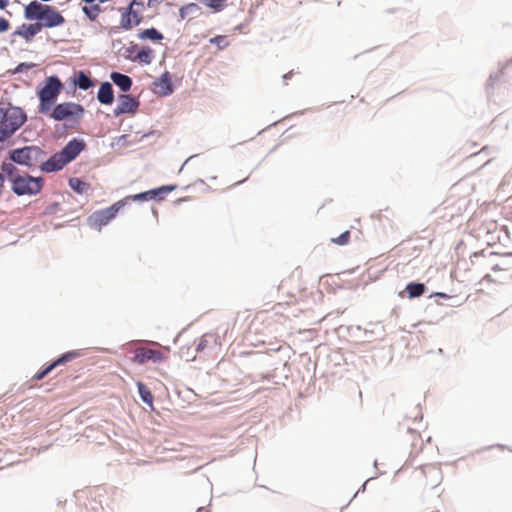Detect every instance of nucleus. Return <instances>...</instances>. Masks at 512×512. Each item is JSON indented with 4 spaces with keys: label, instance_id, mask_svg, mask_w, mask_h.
Instances as JSON below:
<instances>
[{
    "label": "nucleus",
    "instance_id": "obj_1",
    "mask_svg": "<svg viewBox=\"0 0 512 512\" xmlns=\"http://www.w3.org/2000/svg\"><path fill=\"white\" fill-rule=\"evenodd\" d=\"M24 18L28 21H42L47 29L59 27L65 23L64 16L54 7L37 0L24 7Z\"/></svg>",
    "mask_w": 512,
    "mask_h": 512
},
{
    "label": "nucleus",
    "instance_id": "obj_2",
    "mask_svg": "<svg viewBox=\"0 0 512 512\" xmlns=\"http://www.w3.org/2000/svg\"><path fill=\"white\" fill-rule=\"evenodd\" d=\"M64 88V84L57 75L45 78L42 86L38 87L36 95L39 99L38 112L48 113L49 108L57 103L58 97Z\"/></svg>",
    "mask_w": 512,
    "mask_h": 512
},
{
    "label": "nucleus",
    "instance_id": "obj_3",
    "mask_svg": "<svg viewBox=\"0 0 512 512\" xmlns=\"http://www.w3.org/2000/svg\"><path fill=\"white\" fill-rule=\"evenodd\" d=\"M85 114L83 105L71 101L56 103L49 108L48 113L42 115L47 116L57 122L78 121Z\"/></svg>",
    "mask_w": 512,
    "mask_h": 512
},
{
    "label": "nucleus",
    "instance_id": "obj_4",
    "mask_svg": "<svg viewBox=\"0 0 512 512\" xmlns=\"http://www.w3.org/2000/svg\"><path fill=\"white\" fill-rule=\"evenodd\" d=\"M44 178L42 176H32L29 174L21 175L16 178L11 185V191L18 197L38 195L44 187Z\"/></svg>",
    "mask_w": 512,
    "mask_h": 512
},
{
    "label": "nucleus",
    "instance_id": "obj_5",
    "mask_svg": "<svg viewBox=\"0 0 512 512\" xmlns=\"http://www.w3.org/2000/svg\"><path fill=\"white\" fill-rule=\"evenodd\" d=\"M126 205V200H119L111 206L93 212L87 219V223L91 228L101 230L111 220H113L118 212Z\"/></svg>",
    "mask_w": 512,
    "mask_h": 512
},
{
    "label": "nucleus",
    "instance_id": "obj_6",
    "mask_svg": "<svg viewBox=\"0 0 512 512\" xmlns=\"http://www.w3.org/2000/svg\"><path fill=\"white\" fill-rule=\"evenodd\" d=\"M0 123L6 124L14 131H18L27 121V115L20 107H0Z\"/></svg>",
    "mask_w": 512,
    "mask_h": 512
},
{
    "label": "nucleus",
    "instance_id": "obj_7",
    "mask_svg": "<svg viewBox=\"0 0 512 512\" xmlns=\"http://www.w3.org/2000/svg\"><path fill=\"white\" fill-rule=\"evenodd\" d=\"M176 189V185H162L157 188H153L144 192H140L134 195H129L123 200H126V203L130 200L132 201H142L147 202L150 200L161 201L165 198V196Z\"/></svg>",
    "mask_w": 512,
    "mask_h": 512
},
{
    "label": "nucleus",
    "instance_id": "obj_8",
    "mask_svg": "<svg viewBox=\"0 0 512 512\" xmlns=\"http://www.w3.org/2000/svg\"><path fill=\"white\" fill-rule=\"evenodd\" d=\"M119 104L113 110L114 117L123 114H135L140 106V100L132 94L122 93L118 96Z\"/></svg>",
    "mask_w": 512,
    "mask_h": 512
},
{
    "label": "nucleus",
    "instance_id": "obj_9",
    "mask_svg": "<svg viewBox=\"0 0 512 512\" xmlns=\"http://www.w3.org/2000/svg\"><path fill=\"white\" fill-rule=\"evenodd\" d=\"M86 149V142L82 138H72L60 150L61 156L65 158L68 164L74 161L81 152Z\"/></svg>",
    "mask_w": 512,
    "mask_h": 512
},
{
    "label": "nucleus",
    "instance_id": "obj_10",
    "mask_svg": "<svg viewBox=\"0 0 512 512\" xmlns=\"http://www.w3.org/2000/svg\"><path fill=\"white\" fill-rule=\"evenodd\" d=\"M164 358L161 351L150 348H138L134 351L133 361L137 364L143 365L148 361L153 363H160Z\"/></svg>",
    "mask_w": 512,
    "mask_h": 512
},
{
    "label": "nucleus",
    "instance_id": "obj_11",
    "mask_svg": "<svg viewBox=\"0 0 512 512\" xmlns=\"http://www.w3.org/2000/svg\"><path fill=\"white\" fill-rule=\"evenodd\" d=\"M67 164L68 162L61 156V152L58 151L41 163L40 170L43 173H53L62 170Z\"/></svg>",
    "mask_w": 512,
    "mask_h": 512
},
{
    "label": "nucleus",
    "instance_id": "obj_12",
    "mask_svg": "<svg viewBox=\"0 0 512 512\" xmlns=\"http://www.w3.org/2000/svg\"><path fill=\"white\" fill-rule=\"evenodd\" d=\"M153 85L155 87H159L160 90L157 91V94L162 97H167L173 94L174 92V85L172 83V77L170 72L165 71L162 73L159 77H157L153 81Z\"/></svg>",
    "mask_w": 512,
    "mask_h": 512
},
{
    "label": "nucleus",
    "instance_id": "obj_13",
    "mask_svg": "<svg viewBox=\"0 0 512 512\" xmlns=\"http://www.w3.org/2000/svg\"><path fill=\"white\" fill-rule=\"evenodd\" d=\"M8 159L16 165L31 168V158L28 146L12 149L8 152Z\"/></svg>",
    "mask_w": 512,
    "mask_h": 512
},
{
    "label": "nucleus",
    "instance_id": "obj_14",
    "mask_svg": "<svg viewBox=\"0 0 512 512\" xmlns=\"http://www.w3.org/2000/svg\"><path fill=\"white\" fill-rule=\"evenodd\" d=\"M114 90L110 82L104 81L100 84L97 92V100L102 105H111L114 102Z\"/></svg>",
    "mask_w": 512,
    "mask_h": 512
},
{
    "label": "nucleus",
    "instance_id": "obj_15",
    "mask_svg": "<svg viewBox=\"0 0 512 512\" xmlns=\"http://www.w3.org/2000/svg\"><path fill=\"white\" fill-rule=\"evenodd\" d=\"M73 87H78L81 90H88L94 86V81L84 72L83 70H79L73 74L69 78Z\"/></svg>",
    "mask_w": 512,
    "mask_h": 512
},
{
    "label": "nucleus",
    "instance_id": "obj_16",
    "mask_svg": "<svg viewBox=\"0 0 512 512\" xmlns=\"http://www.w3.org/2000/svg\"><path fill=\"white\" fill-rule=\"evenodd\" d=\"M110 79L123 93H127L132 88V78L126 74L113 71L110 74Z\"/></svg>",
    "mask_w": 512,
    "mask_h": 512
},
{
    "label": "nucleus",
    "instance_id": "obj_17",
    "mask_svg": "<svg viewBox=\"0 0 512 512\" xmlns=\"http://www.w3.org/2000/svg\"><path fill=\"white\" fill-rule=\"evenodd\" d=\"M202 14L201 7L196 3H189L186 5H183L179 9V16L181 20H184L186 18L194 19L197 18Z\"/></svg>",
    "mask_w": 512,
    "mask_h": 512
},
{
    "label": "nucleus",
    "instance_id": "obj_18",
    "mask_svg": "<svg viewBox=\"0 0 512 512\" xmlns=\"http://www.w3.org/2000/svg\"><path fill=\"white\" fill-rule=\"evenodd\" d=\"M0 169L2 174L5 176V180L13 184L16 178H19L21 175L19 174V169L16 167V164L13 162L3 161L0 165Z\"/></svg>",
    "mask_w": 512,
    "mask_h": 512
},
{
    "label": "nucleus",
    "instance_id": "obj_19",
    "mask_svg": "<svg viewBox=\"0 0 512 512\" xmlns=\"http://www.w3.org/2000/svg\"><path fill=\"white\" fill-rule=\"evenodd\" d=\"M427 290L424 283L421 282H409L406 284L405 292L410 299L418 298L422 296Z\"/></svg>",
    "mask_w": 512,
    "mask_h": 512
},
{
    "label": "nucleus",
    "instance_id": "obj_20",
    "mask_svg": "<svg viewBox=\"0 0 512 512\" xmlns=\"http://www.w3.org/2000/svg\"><path fill=\"white\" fill-rule=\"evenodd\" d=\"M137 36L141 40H150L152 42H159L164 39L163 34L154 27L141 30Z\"/></svg>",
    "mask_w": 512,
    "mask_h": 512
},
{
    "label": "nucleus",
    "instance_id": "obj_21",
    "mask_svg": "<svg viewBox=\"0 0 512 512\" xmlns=\"http://www.w3.org/2000/svg\"><path fill=\"white\" fill-rule=\"evenodd\" d=\"M81 11L87 17L88 20L95 21L99 14L103 11V8L101 7V4L98 2L82 6Z\"/></svg>",
    "mask_w": 512,
    "mask_h": 512
},
{
    "label": "nucleus",
    "instance_id": "obj_22",
    "mask_svg": "<svg viewBox=\"0 0 512 512\" xmlns=\"http://www.w3.org/2000/svg\"><path fill=\"white\" fill-rule=\"evenodd\" d=\"M69 187L77 194L83 195L90 189V184L78 177H71L68 180Z\"/></svg>",
    "mask_w": 512,
    "mask_h": 512
},
{
    "label": "nucleus",
    "instance_id": "obj_23",
    "mask_svg": "<svg viewBox=\"0 0 512 512\" xmlns=\"http://www.w3.org/2000/svg\"><path fill=\"white\" fill-rule=\"evenodd\" d=\"M154 59V51L149 46H143L136 56L134 57L133 61H139L140 63L149 65L152 63Z\"/></svg>",
    "mask_w": 512,
    "mask_h": 512
},
{
    "label": "nucleus",
    "instance_id": "obj_24",
    "mask_svg": "<svg viewBox=\"0 0 512 512\" xmlns=\"http://www.w3.org/2000/svg\"><path fill=\"white\" fill-rule=\"evenodd\" d=\"M139 398L143 403L153 408V395L150 389L141 381L136 383Z\"/></svg>",
    "mask_w": 512,
    "mask_h": 512
},
{
    "label": "nucleus",
    "instance_id": "obj_25",
    "mask_svg": "<svg viewBox=\"0 0 512 512\" xmlns=\"http://www.w3.org/2000/svg\"><path fill=\"white\" fill-rule=\"evenodd\" d=\"M12 35L22 37L27 43L32 42L35 37L29 24L27 23H23L22 25L18 26Z\"/></svg>",
    "mask_w": 512,
    "mask_h": 512
},
{
    "label": "nucleus",
    "instance_id": "obj_26",
    "mask_svg": "<svg viewBox=\"0 0 512 512\" xmlns=\"http://www.w3.org/2000/svg\"><path fill=\"white\" fill-rule=\"evenodd\" d=\"M79 356V352L72 350L61 354L58 358L51 362V366L56 368L60 365H64Z\"/></svg>",
    "mask_w": 512,
    "mask_h": 512
},
{
    "label": "nucleus",
    "instance_id": "obj_27",
    "mask_svg": "<svg viewBox=\"0 0 512 512\" xmlns=\"http://www.w3.org/2000/svg\"><path fill=\"white\" fill-rule=\"evenodd\" d=\"M142 20H143V17L141 15H133V16L130 15L128 22H126L125 19H123V17H121L120 27L123 30L128 31V30H131L132 28L140 25Z\"/></svg>",
    "mask_w": 512,
    "mask_h": 512
},
{
    "label": "nucleus",
    "instance_id": "obj_28",
    "mask_svg": "<svg viewBox=\"0 0 512 512\" xmlns=\"http://www.w3.org/2000/svg\"><path fill=\"white\" fill-rule=\"evenodd\" d=\"M28 151L31 158V167L35 166L37 162L46 156V152L36 145L28 146Z\"/></svg>",
    "mask_w": 512,
    "mask_h": 512
},
{
    "label": "nucleus",
    "instance_id": "obj_29",
    "mask_svg": "<svg viewBox=\"0 0 512 512\" xmlns=\"http://www.w3.org/2000/svg\"><path fill=\"white\" fill-rule=\"evenodd\" d=\"M15 133L16 131L12 130V128L8 127L6 124L0 123V143L5 142ZM0 149H2V147H0Z\"/></svg>",
    "mask_w": 512,
    "mask_h": 512
},
{
    "label": "nucleus",
    "instance_id": "obj_30",
    "mask_svg": "<svg viewBox=\"0 0 512 512\" xmlns=\"http://www.w3.org/2000/svg\"><path fill=\"white\" fill-rule=\"evenodd\" d=\"M211 44H215L219 49H224L228 46V42L226 41V37L223 35H217L210 39Z\"/></svg>",
    "mask_w": 512,
    "mask_h": 512
},
{
    "label": "nucleus",
    "instance_id": "obj_31",
    "mask_svg": "<svg viewBox=\"0 0 512 512\" xmlns=\"http://www.w3.org/2000/svg\"><path fill=\"white\" fill-rule=\"evenodd\" d=\"M130 15L133 16V15H140V14L138 11L134 10L133 6L129 3L128 6L121 9V17H123V19H125V21L128 22Z\"/></svg>",
    "mask_w": 512,
    "mask_h": 512
},
{
    "label": "nucleus",
    "instance_id": "obj_32",
    "mask_svg": "<svg viewBox=\"0 0 512 512\" xmlns=\"http://www.w3.org/2000/svg\"><path fill=\"white\" fill-rule=\"evenodd\" d=\"M350 239V232L344 231L342 232L337 238L332 239L333 243L337 245H345L349 242Z\"/></svg>",
    "mask_w": 512,
    "mask_h": 512
},
{
    "label": "nucleus",
    "instance_id": "obj_33",
    "mask_svg": "<svg viewBox=\"0 0 512 512\" xmlns=\"http://www.w3.org/2000/svg\"><path fill=\"white\" fill-rule=\"evenodd\" d=\"M53 369H55L54 367L51 366V362L46 365L43 369L39 370L35 375H34V379L35 380H42L43 378H45Z\"/></svg>",
    "mask_w": 512,
    "mask_h": 512
},
{
    "label": "nucleus",
    "instance_id": "obj_34",
    "mask_svg": "<svg viewBox=\"0 0 512 512\" xmlns=\"http://www.w3.org/2000/svg\"><path fill=\"white\" fill-rule=\"evenodd\" d=\"M34 36L39 34L46 26L42 21H34V23H28Z\"/></svg>",
    "mask_w": 512,
    "mask_h": 512
},
{
    "label": "nucleus",
    "instance_id": "obj_35",
    "mask_svg": "<svg viewBox=\"0 0 512 512\" xmlns=\"http://www.w3.org/2000/svg\"><path fill=\"white\" fill-rule=\"evenodd\" d=\"M208 344H209L208 335L202 336L199 340V343L196 346V352L197 353L203 352L206 349V347L208 346Z\"/></svg>",
    "mask_w": 512,
    "mask_h": 512
},
{
    "label": "nucleus",
    "instance_id": "obj_36",
    "mask_svg": "<svg viewBox=\"0 0 512 512\" xmlns=\"http://www.w3.org/2000/svg\"><path fill=\"white\" fill-rule=\"evenodd\" d=\"M34 66H35L34 63L22 62L17 65L15 72L21 73V72H24V71H27V70L33 68Z\"/></svg>",
    "mask_w": 512,
    "mask_h": 512
},
{
    "label": "nucleus",
    "instance_id": "obj_37",
    "mask_svg": "<svg viewBox=\"0 0 512 512\" xmlns=\"http://www.w3.org/2000/svg\"><path fill=\"white\" fill-rule=\"evenodd\" d=\"M137 47H138L137 44H132L131 46L127 47L125 49V52H124L123 56L125 58L131 59L133 61L134 57H132V55L136 51Z\"/></svg>",
    "mask_w": 512,
    "mask_h": 512
},
{
    "label": "nucleus",
    "instance_id": "obj_38",
    "mask_svg": "<svg viewBox=\"0 0 512 512\" xmlns=\"http://www.w3.org/2000/svg\"><path fill=\"white\" fill-rule=\"evenodd\" d=\"M383 334V331H375L374 329H364V335L365 339L367 341H370L373 335L381 336Z\"/></svg>",
    "mask_w": 512,
    "mask_h": 512
},
{
    "label": "nucleus",
    "instance_id": "obj_39",
    "mask_svg": "<svg viewBox=\"0 0 512 512\" xmlns=\"http://www.w3.org/2000/svg\"><path fill=\"white\" fill-rule=\"evenodd\" d=\"M9 28L10 22L6 18L0 16V34L5 33Z\"/></svg>",
    "mask_w": 512,
    "mask_h": 512
},
{
    "label": "nucleus",
    "instance_id": "obj_40",
    "mask_svg": "<svg viewBox=\"0 0 512 512\" xmlns=\"http://www.w3.org/2000/svg\"><path fill=\"white\" fill-rule=\"evenodd\" d=\"M501 74H502V72L500 71L496 74L490 75L489 80H488V85L492 86L494 84V82L497 81L501 77Z\"/></svg>",
    "mask_w": 512,
    "mask_h": 512
},
{
    "label": "nucleus",
    "instance_id": "obj_41",
    "mask_svg": "<svg viewBox=\"0 0 512 512\" xmlns=\"http://www.w3.org/2000/svg\"><path fill=\"white\" fill-rule=\"evenodd\" d=\"M60 204L58 202H53L49 207H48V211L49 213H54L58 210Z\"/></svg>",
    "mask_w": 512,
    "mask_h": 512
},
{
    "label": "nucleus",
    "instance_id": "obj_42",
    "mask_svg": "<svg viewBox=\"0 0 512 512\" xmlns=\"http://www.w3.org/2000/svg\"><path fill=\"white\" fill-rule=\"evenodd\" d=\"M440 297V298H445V299H451L452 297H450L449 295L443 293V292H435V293H432L430 295V297Z\"/></svg>",
    "mask_w": 512,
    "mask_h": 512
},
{
    "label": "nucleus",
    "instance_id": "obj_43",
    "mask_svg": "<svg viewBox=\"0 0 512 512\" xmlns=\"http://www.w3.org/2000/svg\"><path fill=\"white\" fill-rule=\"evenodd\" d=\"M163 1H164V0H148V2H147V6H148L149 8H152V7L156 6V5H159V4H160V3H162Z\"/></svg>",
    "mask_w": 512,
    "mask_h": 512
},
{
    "label": "nucleus",
    "instance_id": "obj_44",
    "mask_svg": "<svg viewBox=\"0 0 512 512\" xmlns=\"http://www.w3.org/2000/svg\"><path fill=\"white\" fill-rule=\"evenodd\" d=\"M130 4L134 7V6H139V7H143L144 6V3L142 0H130Z\"/></svg>",
    "mask_w": 512,
    "mask_h": 512
},
{
    "label": "nucleus",
    "instance_id": "obj_45",
    "mask_svg": "<svg viewBox=\"0 0 512 512\" xmlns=\"http://www.w3.org/2000/svg\"><path fill=\"white\" fill-rule=\"evenodd\" d=\"M9 4V0H0V10L5 9Z\"/></svg>",
    "mask_w": 512,
    "mask_h": 512
},
{
    "label": "nucleus",
    "instance_id": "obj_46",
    "mask_svg": "<svg viewBox=\"0 0 512 512\" xmlns=\"http://www.w3.org/2000/svg\"><path fill=\"white\" fill-rule=\"evenodd\" d=\"M374 477H371V478H368L361 486V488H359L358 492H364L365 489H366V485H367V482L370 481L371 479H373Z\"/></svg>",
    "mask_w": 512,
    "mask_h": 512
},
{
    "label": "nucleus",
    "instance_id": "obj_47",
    "mask_svg": "<svg viewBox=\"0 0 512 512\" xmlns=\"http://www.w3.org/2000/svg\"><path fill=\"white\" fill-rule=\"evenodd\" d=\"M291 76H292V71H290V72H288V73L284 74V75H283V80H284V82H286L288 79H290V78H291Z\"/></svg>",
    "mask_w": 512,
    "mask_h": 512
},
{
    "label": "nucleus",
    "instance_id": "obj_48",
    "mask_svg": "<svg viewBox=\"0 0 512 512\" xmlns=\"http://www.w3.org/2000/svg\"><path fill=\"white\" fill-rule=\"evenodd\" d=\"M56 501H57L58 505H61V504L66 502V498H64V497H57Z\"/></svg>",
    "mask_w": 512,
    "mask_h": 512
},
{
    "label": "nucleus",
    "instance_id": "obj_49",
    "mask_svg": "<svg viewBox=\"0 0 512 512\" xmlns=\"http://www.w3.org/2000/svg\"><path fill=\"white\" fill-rule=\"evenodd\" d=\"M196 512H208L204 507L197 508Z\"/></svg>",
    "mask_w": 512,
    "mask_h": 512
},
{
    "label": "nucleus",
    "instance_id": "obj_50",
    "mask_svg": "<svg viewBox=\"0 0 512 512\" xmlns=\"http://www.w3.org/2000/svg\"><path fill=\"white\" fill-rule=\"evenodd\" d=\"M194 156L188 157V159L184 162V164L181 166L180 171L183 170L184 165L193 158Z\"/></svg>",
    "mask_w": 512,
    "mask_h": 512
},
{
    "label": "nucleus",
    "instance_id": "obj_51",
    "mask_svg": "<svg viewBox=\"0 0 512 512\" xmlns=\"http://www.w3.org/2000/svg\"><path fill=\"white\" fill-rule=\"evenodd\" d=\"M498 447L501 448V449L506 448L504 445H501V444H499Z\"/></svg>",
    "mask_w": 512,
    "mask_h": 512
},
{
    "label": "nucleus",
    "instance_id": "obj_52",
    "mask_svg": "<svg viewBox=\"0 0 512 512\" xmlns=\"http://www.w3.org/2000/svg\"><path fill=\"white\" fill-rule=\"evenodd\" d=\"M245 180H246V179H244V180H242V181H238V182H237V185H239V184L243 183Z\"/></svg>",
    "mask_w": 512,
    "mask_h": 512
},
{
    "label": "nucleus",
    "instance_id": "obj_53",
    "mask_svg": "<svg viewBox=\"0 0 512 512\" xmlns=\"http://www.w3.org/2000/svg\"><path fill=\"white\" fill-rule=\"evenodd\" d=\"M510 63H512V59L510 60Z\"/></svg>",
    "mask_w": 512,
    "mask_h": 512
}]
</instances>
